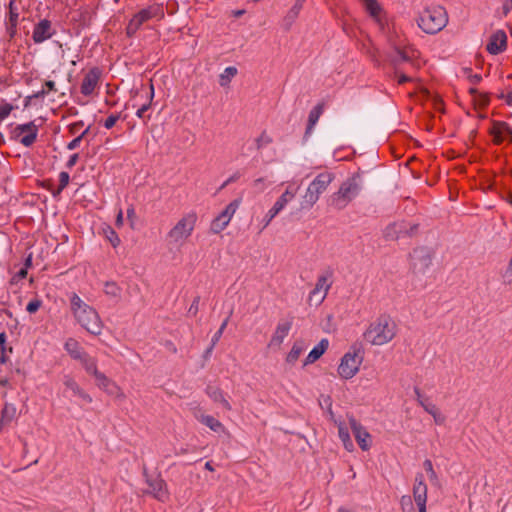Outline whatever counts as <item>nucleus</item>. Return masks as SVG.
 I'll return each mask as SVG.
<instances>
[{
    "mask_svg": "<svg viewBox=\"0 0 512 512\" xmlns=\"http://www.w3.org/2000/svg\"><path fill=\"white\" fill-rule=\"evenodd\" d=\"M70 309L77 323L87 332L96 336L102 333L103 322L98 312L76 293L70 296Z\"/></svg>",
    "mask_w": 512,
    "mask_h": 512,
    "instance_id": "nucleus-1",
    "label": "nucleus"
},
{
    "mask_svg": "<svg viewBox=\"0 0 512 512\" xmlns=\"http://www.w3.org/2000/svg\"><path fill=\"white\" fill-rule=\"evenodd\" d=\"M398 326L388 315H381L372 321L363 333L364 340L374 346L391 342L397 335Z\"/></svg>",
    "mask_w": 512,
    "mask_h": 512,
    "instance_id": "nucleus-2",
    "label": "nucleus"
},
{
    "mask_svg": "<svg viewBox=\"0 0 512 512\" xmlns=\"http://www.w3.org/2000/svg\"><path fill=\"white\" fill-rule=\"evenodd\" d=\"M198 216L195 211H189L181 216L178 221L167 232L166 239L173 247L184 246L192 236Z\"/></svg>",
    "mask_w": 512,
    "mask_h": 512,
    "instance_id": "nucleus-3",
    "label": "nucleus"
},
{
    "mask_svg": "<svg viewBox=\"0 0 512 512\" xmlns=\"http://www.w3.org/2000/svg\"><path fill=\"white\" fill-rule=\"evenodd\" d=\"M418 27L426 34H436L448 24V14L444 7L433 5L425 7L416 19Z\"/></svg>",
    "mask_w": 512,
    "mask_h": 512,
    "instance_id": "nucleus-4",
    "label": "nucleus"
},
{
    "mask_svg": "<svg viewBox=\"0 0 512 512\" xmlns=\"http://www.w3.org/2000/svg\"><path fill=\"white\" fill-rule=\"evenodd\" d=\"M334 179L335 175L332 172L324 171L319 173L306 188L302 196V207L306 209L312 208Z\"/></svg>",
    "mask_w": 512,
    "mask_h": 512,
    "instance_id": "nucleus-5",
    "label": "nucleus"
},
{
    "mask_svg": "<svg viewBox=\"0 0 512 512\" xmlns=\"http://www.w3.org/2000/svg\"><path fill=\"white\" fill-rule=\"evenodd\" d=\"M363 362L361 348L352 346L340 359L338 376L343 380L352 379L360 370Z\"/></svg>",
    "mask_w": 512,
    "mask_h": 512,
    "instance_id": "nucleus-6",
    "label": "nucleus"
},
{
    "mask_svg": "<svg viewBox=\"0 0 512 512\" xmlns=\"http://www.w3.org/2000/svg\"><path fill=\"white\" fill-rule=\"evenodd\" d=\"M360 192V185L356 179L344 181L339 190L330 197V203L337 209L345 208Z\"/></svg>",
    "mask_w": 512,
    "mask_h": 512,
    "instance_id": "nucleus-7",
    "label": "nucleus"
},
{
    "mask_svg": "<svg viewBox=\"0 0 512 512\" xmlns=\"http://www.w3.org/2000/svg\"><path fill=\"white\" fill-rule=\"evenodd\" d=\"M241 204V199H235L230 202L225 209L219 213L211 222L210 230L214 234H219L229 225L232 220L234 214L238 210Z\"/></svg>",
    "mask_w": 512,
    "mask_h": 512,
    "instance_id": "nucleus-8",
    "label": "nucleus"
},
{
    "mask_svg": "<svg viewBox=\"0 0 512 512\" xmlns=\"http://www.w3.org/2000/svg\"><path fill=\"white\" fill-rule=\"evenodd\" d=\"M157 16H163V13L159 6L152 5L147 8H144L140 10L138 13H136L132 19L129 21L127 26V34L133 35L137 32V30L147 22L148 20L157 17Z\"/></svg>",
    "mask_w": 512,
    "mask_h": 512,
    "instance_id": "nucleus-9",
    "label": "nucleus"
},
{
    "mask_svg": "<svg viewBox=\"0 0 512 512\" xmlns=\"http://www.w3.org/2000/svg\"><path fill=\"white\" fill-rule=\"evenodd\" d=\"M361 2L369 17L381 31H384L388 25V18L381 3L378 0H361Z\"/></svg>",
    "mask_w": 512,
    "mask_h": 512,
    "instance_id": "nucleus-10",
    "label": "nucleus"
},
{
    "mask_svg": "<svg viewBox=\"0 0 512 512\" xmlns=\"http://www.w3.org/2000/svg\"><path fill=\"white\" fill-rule=\"evenodd\" d=\"M38 135V126L34 121L19 124L13 130L14 138L25 147L31 146Z\"/></svg>",
    "mask_w": 512,
    "mask_h": 512,
    "instance_id": "nucleus-11",
    "label": "nucleus"
},
{
    "mask_svg": "<svg viewBox=\"0 0 512 512\" xmlns=\"http://www.w3.org/2000/svg\"><path fill=\"white\" fill-rule=\"evenodd\" d=\"M146 483L149 488L143 492L144 494L151 495L153 498L163 503L169 500L170 494L164 479L159 476L148 477Z\"/></svg>",
    "mask_w": 512,
    "mask_h": 512,
    "instance_id": "nucleus-12",
    "label": "nucleus"
},
{
    "mask_svg": "<svg viewBox=\"0 0 512 512\" xmlns=\"http://www.w3.org/2000/svg\"><path fill=\"white\" fill-rule=\"evenodd\" d=\"M427 491L428 488L425 484L424 476L422 474H417L413 485V500L417 506L418 512H427Z\"/></svg>",
    "mask_w": 512,
    "mask_h": 512,
    "instance_id": "nucleus-13",
    "label": "nucleus"
},
{
    "mask_svg": "<svg viewBox=\"0 0 512 512\" xmlns=\"http://www.w3.org/2000/svg\"><path fill=\"white\" fill-rule=\"evenodd\" d=\"M96 385L106 392L108 395L114 396L119 399H124L125 394L123 390L104 373L98 371L95 375Z\"/></svg>",
    "mask_w": 512,
    "mask_h": 512,
    "instance_id": "nucleus-14",
    "label": "nucleus"
},
{
    "mask_svg": "<svg viewBox=\"0 0 512 512\" xmlns=\"http://www.w3.org/2000/svg\"><path fill=\"white\" fill-rule=\"evenodd\" d=\"M349 424L354 437L363 451H367L371 447V435L369 432L353 417L349 419Z\"/></svg>",
    "mask_w": 512,
    "mask_h": 512,
    "instance_id": "nucleus-15",
    "label": "nucleus"
},
{
    "mask_svg": "<svg viewBox=\"0 0 512 512\" xmlns=\"http://www.w3.org/2000/svg\"><path fill=\"white\" fill-rule=\"evenodd\" d=\"M100 70L98 68L90 69L84 76L80 91L85 96H90L93 94L95 89L97 88L100 80Z\"/></svg>",
    "mask_w": 512,
    "mask_h": 512,
    "instance_id": "nucleus-16",
    "label": "nucleus"
},
{
    "mask_svg": "<svg viewBox=\"0 0 512 512\" xmlns=\"http://www.w3.org/2000/svg\"><path fill=\"white\" fill-rule=\"evenodd\" d=\"M63 385L65 392H71L73 396L78 397L86 404L92 403V397L80 387L76 380L70 375H65L63 378Z\"/></svg>",
    "mask_w": 512,
    "mask_h": 512,
    "instance_id": "nucleus-17",
    "label": "nucleus"
},
{
    "mask_svg": "<svg viewBox=\"0 0 512 512\" xmlns=\"http://www.w3.org/2000/svg\"><path fill=\"white\" fill-rule=\"evenodd\" d=\"M8 14L5 21L6 31L12 39L17 33V26L19 23V9L15 4V0H10L8 3Z\"/></svg>",
    "mask_w": 512,
    "mask_h": 512,
    "instance_id": "nucleus-18",
    "label": "nucleus"
},
{
    "mask_svg": "<svg viewBox=\"0 0 512 512\" xmlns=\"http://www.w3.org/2000/svg\"><path fill=\"white\" fill-rule=\"evenodd\" d=\"M507 47V35L503 30H497L494 32L487 44V51L490 54L497 55L503 52Z\"/></svg>",
    "mask_w": 512,
    "mask_h": 512,
    "instance_id": "nucleus-19",
    "label": "nucleus"
},
{
    "mask_svg": "<svg viewBox=\"0 0 512 512\" xmlns=\"http://www.w3.org/2000/svg\"><path fill=\"white\" fill-rule=\"evenodd\" d=\"M292 327V323L289 321L279 322L271 336V339L268 343V347L270 348H279L285 338L288 336Z\"/></svg>",
    "mask_w": 512,
    "mask_h": 512,
    "instance_id": "nucleus-20",
    "label": "nucleus"
},
{
    "mask_svg": "<svg viewBox=\"0 0 512 512\" xmlns=\"http://www.w3.org/2000/svg\"><path fill=\"white\" fill-rule=\"evenodd\" d=\"M298 191V185H295L293 183L288 184L285 191L275 201L274 205L271 208H273L277 213H280L291 201L294 200Z\"/></svg>",
    "mask_w": 512,
    "mask_h": 512,
    "instance_id": "nucleus-21",
    "label": "nucleus"
},
{
    "mask_svg": "<svg viewBox=\"0 0 512 512\" xmlns=\"http://www.w3.org/2000/svg\"><path fill=\"white\" fill-rule=\"evenodd\" d=\"M491 134L496 144L510 141L512 138V130L505 122H495L491 128Z\"/></svg>",
    "mask_w": 512,
    "mask_h": 512,
    "instance_id": "nucleus-22",
    "label": "nucleus"
},
{
    "mask_svg": "<svg viewBox=\"0 0 512 512\" xmlns=\"http://www.w3.org/2000/svg\"><path fill=\"white\" fill-rule=\"evenodd\" d=\"M53 35L51 22L49 20H41L34 28L32 38L35 43H42Z\"/></svg>",
    "mask_w": 512,
    "mask_h": 512,
    "instance_id": "nucleus-23",
    "label": "nucleus"
},
{
    "mask_svg": "<svg viewBox=\"0 0 512 512\" xmlns=\"http://www.w3.org/2000/svg\"><path fill=\"white\" fill-rule=\"evenodd\" d=\"M329 341L326 338L321 341L306 356L303 365L307 366L316 362L328 349Z\"/></svg>",
    "mask_w": 512,
    "mask_h": 512,
    "instance_id": "nucleus-24",
    "label": "nucleus"
},
{
    "mask_svg": "<svg viewBox=\"0 0 512 512\" xmlns=\"http://www.w3.org/2000/svg\"><path fill=\"white\" fill-rule=\"evenodd\" d=\"M195 417L200 423L207 426L213 432L226 433L225 426L215 417H213L211 415H207V414H199V415H196Z\"/></svg>",
    "mask_w": 512,
    "mask_h": 512,
    "instance_id": "nucleus-25",
    "label": "nucleus"
},
{
    "mask_svg": "<svg viewBox=\"0 0 512 512\" xmlns=\"http://www.w3.org/2000/svg\"><path fill=\"white\" fill-rule=\"evenodd\" d=\"M207 394L215 403L221 404L225 410L230 411L232 409L229 401L225 398L224 393L219 388L208 387Z\"/></svg>",
    "mask_w": 512,
    "mask_h": 512,
    "instance_id": "nucleus-26",
    "label": "nucleus"
},
{
    "mask_svg": "<svg viewBox=\"0 0 512 512\" xmlns=\"http://www.w3.org/2000/svg\"><path fill=\"white\" fill-rule=\"evenodd\" d=\"M305 349H306V347L303 342H301V341L294 342L290 351L288 352V354L286 356V362L290 365H294L298 361L301 354L305 351Z\"/></svg>",
    "mask_w": 512,
    "mask_h": 512,
    "instance_id": "nucleus-27",
    "label": "nucleus"
},
{
    "mask_svg": "<svg viewBox=\"0 0 512 512\" xmlns=\"http://www.w3.org/2000/svg\"><path fill=\"white\" fill-rule=\"evenodd\" d=\"M301 11V2L295 1L294 5L289 9L283 18V25L285 29H290L295 20L298 18Z\"/></svg>",
    "mask_w": 512,
    "mask_h": 512,
    "instance_id": "nucleus-28",
    "label": "nucleus"
},
{
    "mask_svg": "<svg viewBox=\"0 0 512 512\" xmlns=\"http://www.w3.org/2000/svg\"><path fill=\"white\" fill-rule=\"evenodd\" d=\"M420 406L433 417L436 424L441 425L444 423L445 417L441 414L435 404L428 401H420Z\"/></svg>",
    "mask_w": 512,
    "mask_h": 512,
    "instance_id": "nucleus-29",
    "label": "nucleus"
},
{
    "mask_svg": "<svg viewBox=\"0 0 512 512\" xmlns=\"http://www.w3.org/2000/svg\"><path fill=\"white\" fill-rule=\"evenodd\" d=\"M67 353L75 360H79L84 354V349L75 339H68L64 345Z\"/></svg>",
    "mask_w": 512,
    "mask_h": 512,
    "instance_id": "nucleus-30",
    "label": "nucleus"
},
{
    "mask_svg": "<svg viewBox=\"0 0 512 512\" xmlns=\"http://www.w3.org/2000/svg\"><path fill=\"white\" fill-rule=\"evenodd\" d=\"M338 435H339V438L341 439L345 449L349 452L353 451V449H354L353 442L350 438L348 428L343 423L338 424Z\"/></svg>",
    "mask_w": 512,
    "mask_h": 512,
    "instance_id": "nucleus-31",
    "label": "nucleus"
},
{
    "mask_svg": "<svg viewBox=\"0 0 512 512\" xmlns=\"http://www.w3.org/2000/svg\"><path fill=\"white\" fill-rule=\"evenodd\" d=\"M78 361L81 362L86 372L93 376L99 371L97 369V360L94 357L88 355L86 352Z\"/></svg>",
    "mask_w": 512,
    "mask_h": 512,
    "instance_id": "nucleus-32",
    "label": "nucleus"
},
{
    "mask_svg": "<svg viewBox=\"0 0 512 512\" xmlns=\"http://www.w3.org/2000/svg\"><path fill=\"white\" fill-rule=\"evenodd\" d=\"M237 68L233 66H229L224 69V71L219 76V84L222 87L229 86L231 80L236 76Z\"/></svg>",
    "mask_w": 512,
    "mask_h": 512,
    "instance_id": "nucleus-33",
    "label": "nucleus"
},
{
    "mask_svg": "<svg viewBox=\"0 0 512 512\" xmlns=\"http://www.w3.org/2000/svg\"><path fill=\"white\" fill-rule=\"evenodd\" d=\"M330 287H331V282H330L329 276L328 275H320L317 278V281H316V284H315V287L313 288V290H315L316 292L325 294V296H327V294L330 290Z\"/></svg>",
    "mask_w": 512,
    "mask_h": 512,
    "instance_id": "nucleus-34",
    "label": "nucleus"
},
{
    "mask_svg": "<svg viewBox=\"0 0 512 512\" xmlns=\"http://www.w3.org/2000/svg\"><path fill=\"white\" fill-rule=\"evenodd\" d=\"M6 340H7L6 333L1 332L0 333V363L1 364H5L8 361V359H9L8 354L12 352L11 347H6Z\"/></svg>",
    "mask_w": 512,
    "mask_h": 512,
    "instance_id": "nucleus-35",
    "label": "nucleus"
},
{
    "mask_svg": "<svg viewBox=\"0 0 512 512\" xmlns=\"http://www.w3.org/2000/svg\"><path fill=\"white\" fill-rule=\"evenodd\" d=\"M322 113H323V105L322 104H318L310 111L309 116H308V130L313 129V127L318 122Z\"/></svg>",
    "mask_w": 512,
    "mask_h": 512,
    "instance_id": "nucleus-36",
    "label": "nucleus"
},
{
    "mask_svg": "<svg viewBox=\"0 0 512 512\" xmlns=\"http://www.w3.org/2000/svg\"><path fill=\"white\" fill-rule=\"evenodd\" d=\"M104 292L113 299H119L121 296V288L115 282H106Z\"/></svg>",
    "mask_w": 512,
    "mask_h": 512,
    "instance_id": "nucleus-37",
    "label": "nucleus"
},
{
    "mask_svg": "<svg viewBox=\"0 0 512 512\" xmlns=\"http://www.w3.org/2000/svg\"><path fill=\"white\" fill-rule=\"evenodd\" d=\"M153 97H154V87H153V84L150 85V91L147 95V98H148V102L147 103H144L142 104L136 111V116L139 117V118H144L145 117V113L146 111L150 108V105H151V102L153 100Z\"/></svg>",
    "mask_w": 512,
    "mask_h": 512,
    "instance_id": "nucleus-38",
    "label": "nucleus"
},
{
    "mask_svg": "<svg viewBox=\"0 0 512 512\" xmlns=\"http://www.w3.org/2000/svg\"><path fill=\"white\" fill-rule=\"evenodd\" d=\"M400 505L402 512H417L414 507L413 500L409 495H404L401 497Z\"/></svg>",
    "mask_w": 512,
    "mask_h": 512,
    "instance_id": "nucleus-39",
    "label": "nucleus"
},
{
    "mask_svg": "<svg viewBox=\"0 0 512 512\" xmlns=\"http://www.w3.org/2000/svg\"><path fill=\"white\" fill-rule=\"evenodd\" d=\"M325 298V294L312 290L308 296V304L311 306H319L325 300Z\"/></svg>",
    "mask_w": 512,
    "mask_h": 512,
    "instance_id": "nucleus-40",
    "label": "nucleus"
},
{
    "mask_svg": "<svg viewBox=\"0 0 512 512\" xmlns=\"http://www.w3.org/2000/svg\"><path fill=\"white\" fill-rule=\"evenodd\" d=\"M14 109L15 107L10 103L3 102L0 104V121L5 120Z\"/></svg>",
    "mask_w": 512,
    "mask_h": 512,
    "instance_id": "nucleus-41",
    "label": "nucleus"
},
{
    "mask_svg": "<svg viewBox=\"0 0 512 512\" xmlns=\"http://www.w3.org/2000/svg\"><path fill=\"white\" fill-rule=\"evenodd\" d=\"M69 180L70 176L67 172L63 171L59 174V186L57 189L58 194L61 193L67 187Z\"/></svg>",
    "mask_w": 512,
    "mask_h": 512,
    "instance_id": "nucleus-42",
    "label": "nucleus"
},
{
    "mask_svg": "<svg viewBox=\"0 0 512 512\" xmlns=\"http://www.w3.org/2000/svg\"><path fill=\"white\" fill-rule=\"evenodd\" d=\"M88 131H89V127L86 128L78 137H76L72 141H70L67 144V149L74 150V149L78 148L80 146V143H81L83 137L88 133Z\"/></svg>",
    "mask_w": 512,
    "mask_h": 512,
    "instance_id": "nucleus-43",
    "label": "nucleus"
},
{
    "mask_svg": "<svg viewBox=\"0 0 512 512\" xmlns=\"http://www.w3.org/2000/svg\"><path fill=\"white\" fill-rule=\"evenodd\" d=\"M271 142L272 138L266 132L261 133V135L256 139V145L258 149L267 146Z\"/></svg>",
    "mask_w": 512,
    "mask_h": 512,
    "instance_id": "nucleus-44",
    "label": "nucleus"
},
{
    "mask_svg": "<svg viewBox=\"0 0 512 512\" xmlns=\"http://www.w3.org/2000/svg\"><path fill=\"white\" fill-rule=\"evenodd\" d=\"M423 466L428 474V477L431 481H435L437 480V474L433 468V464L431 462V460L429 459H426L424 462H423Z\"/></svg>",
    "mask_w": 512,
    "mask_h": 512,
    "instance_id": "nucleus-45",
    "label": "nucleus"
},
{
    "mask_svg": "<svg viewBox=\"0 0 512 512\" xmlns=\"http://www.w3.org/2000/svg\"><path fill=\"white\" fill-rule=\"evenodd\" d=\"M278 214L279 213H277L273 208H270L266 215L264 216V218L262 219L261 230L265 229Z\"/></svg>",
    "mask_w": 512,
    "mask_h": 512,
    "instance_id": "nucleus-46",
    "label": "nucleus"
},
{
    "mask_svg": "<svg viewBox=\"0 0 512 512\" xmlns=\"http://www.w3.org/2000/svg\"><path fill=\"white\" fill-rule=\"evenodd\" d=\"M45 88H43L41 91L37 92V94L35 95V97H44L45 95L48 94V92L50 91H56V87H55V82L54 81H46L45 82Z\"/></svg>",
    "mask_w": 512,
    "mask_h": 512,
    "instance_id": "nucleus-47",
    "label": "nucleus"
},
{
    "mask_svg": "<svg viewBox=\"0 0 512 512\" xmlns=\"http://www.w3.org/2000/svg\"><path fill=\"white\" fill-rule=\"evenodd\" d=\"M228 318H226L223 323L221 324L220 328L218 329V331L214 334V336L212 337V346H214L218 341L219 339L221 338L227 324H228Z\"/></svg>",
    "mask_w": 512,
    "mask_h": 512,
    "instance_id": "nucleus-48",
    "label": "nucleus"
},
{
    "mask_svg": "<svg viewBox=\"0 0 512 512\" xmlns=\"http://www.w3.org/2000/svg\"><path fill=\"white\" fill-rule=\"evenodd\" d=\"M42 305V302L41 300L39 299H33L31 300L27 306H26V310L29 312V313H35L38 311V309L41 307Z\"/></svg>",
    "mask_w": 512,
    "mask_h": 512,
    "instance_id": "nucleus-49",
    "label": "nucleus"
},
{
    "mask_svg": "<svg viewBox=\"0 0 512 512\" xmlns=\"http://www.w3.org/2000/svg\"><path fill=\"white\" fill-rule=\"evenodd\" d=\"M107 238L113 247H117L120 244V238L118 237L116 232L113 231L112 229L109 230V233L107 234Z\"/></svg>",
    "mask_w": 512,
    "mask_h": 512,
    "instance_id": "nucleus-50",
    "label": "nucleus"
},
{
    "mask_svg": "<svg viewBox=\"0 0 512 512\" xmlns=\"http://www.w3.org/2000/svg\"><path fill=\"white\" fill-rule=\"evenodd\" d=\"M119 120V116L118 115H110L109 117L106 118L105 122H104V127L106 129H111L115 124L116 122Z\"/></svg>",
    "mask_w": 512,
    "mask_h": 512,
    "instance_id": "nucleus-51",
    "label": "nucleus"
},
{
    "mask_svg": "<svg viewBox=\"0 0 512 512\" xmlns=\"http://www.w3.org/2000/svg\"><path fill=\"white\" fill-rule=\"evenodd\" d=\"M15 407L12 405H5L3 409V417L11 419L15 414Z\"/></svg>",
    "mask_w": 512,
    "mask_h": 512,
    "instance_id": "nucleus-52",
    "label": "nucleus"
},
{
    "mask_svg": "<svg viewBox=\"0 0 512 512\" xmlns=\"http://www.w3.org/2000/svg\"><path fill=\"white\" fill-rule=\"evenodd\" d=\"M395 76H396L397 82L399 84H404V83L412 80L411 77H409L403 73H399L398 71L396 72Z\"/></svg>",
    "mask_w": 512,
    "mask_h": 512,
    "instance_id": "nucleus-53",
    "label": "nucleus"
},
{
    "mask_svg": "<svg viewBox=\"0 0 512 512\" xmlns=\"http://www.w3.org/2000/svg\"><path fill=\"white\" fill-rule=\"evenodd\" d=\"M78 159L79 155L77 153L72 154L66 163L67 168L71 169L74 165H76Z\"/></svg>",
    "mask_w": 512,
    "mask_h": 512,
    "instance_id": "nucleus-54",
    "label": "nucleus"
},
{
    "mask_svg": "<svg viewBox=\"0 0 512 512\" xmlns=\"http://www.w3.org/2000/svg\"><path fill=\"white\" fill-rule=\"evenodd\" d=\"M253 186L257 188L258 190L265 189V179L264 178H257L253 182Z\"/></svg>",
    "mask_w": 512,
    "mask_h": 512,
    "instance_id": "nucleus-55",
    "label": "nucleus"
},
{
    "mask_svg": "<svg viewBox=\"0 0 512 512\" xmlns=\"http://www.w3.org/2000/svg\"><path fill=\"white\" fill-rule=\"evenodd\" d=\"M199 301H200V298H199V297H196V298L193 300V302H192V304H191V306H190V309H189V312H190V313H193V314H196V313H197V311H198Z\"/></svg>",
    "mask_w": 512,
    "mask_h": 512,
    "instance_id": "nucleus-56",
    "label": "nucleus"
},
{
    "mask_svg": "<svg viewBox=\"0 0 512 512\" xmlns=\"http://www.w3.org/2000/svg\"><path fill=\"white\" fill-rule=\"evenodd\" d=\"M116 226L117 227L123 226V212L121 209L119 210L117 217H116Z\"/></svg>",
    "mask_w": 512,
    "mask_h": 512,
    "instance_id": "nucleus-57",
    "label": "nucleus"
},
{
    "mask_svg": "<svg viewBox=\"0 0 512 512\" xmlns=\"http://www.w3.org/2000/svg\"><path fill=\"white\" fill-rule=\"evenodd\" d=\"M506 276L509 278V281H512V258L510 259V262H509V265H508V268L506 271Z\"/></svg>",
    "mask_w": 512,
    "mask_h": 512,
    "instance_id": "nucleus-58",
    "label": "nucleus"
},
{
    "mask_svg": "<svg viewBox=\"0 0 512 512\" xmlns=\"http://www.w3.org/2000/svg\"><path fill=\"white\" fill-rule=\"evenodd\" d=\"M415 394L417 396V402H418L419 405H420V401H426L423 398V396H422L421 392L419 391V389H415Z\"/></svg>",
    "mask_w": 512,
    "mask_h": 512,
    "instance_id": "nucleus-59",
    "label": "nucleus"
},
{
    "mask_svg": "<svg viewBox=\"0 0 512 512\" xmlns=\"http://www.w3.org/2000/svg\"><path fill=\"white\" fill-rule=\"evenodd\" d=\"M135 216V210L133 207L127 209V217L128 219H132Z\"/></svg>",
    "mask_w": 512,
    "mask_h": 512,
    "instance_id": "nucleus-60",
    "label": "nucleus"
},
{
    "mask_svg": "<svg viewBox=\"0 0 512 512\" xmlns=\"http://www.w3.org/2000/svg\"><path fill=\"white\" fill-rule=\"evenodd\" d=\"M471 80H472V82H473V83H478V82H480V81H481V76H480V75H478V74H475V75H473V76L471 77Z\"/></svg>",
    "mask_w": 512,
    "mask_h": 512,
    "instance_id": "nucleus-61",
    "label": "nucleus"
},
{
    "mask_svg": "<svg viewBox=\"0 0 512 512\" xmlns=\"http://www.w3.org/2000/svg\"><path fill=\"white\" fill-rule=\"evenodd\" d=\"M205 468H206L207 470H209V471H213V470H214V468L212 467V465H211V463H210V462H207V463L205 464Z\"/></svg>",
    "mask_w": 512,
    "mask_h": 512,
    "instance_id": "nucleus-62",
    "label": "nucleus"
},
{
    "mask_svg": "<svg viewBox=\"0 0 512 512\" xmlns=\"http://www.w3.org/2000/svg\"><path fill=\"white\" fill-rule=\"evenodd\" d=\"M338 512H350L349 510L345 509V508H339L338 509Z\"/></svg>",
    "mask_w": 512,
    "mask_h": 512,
    "instance_id": "nucleus-63",
    "label": "nucleus"
},
{
    "mask_svg": "<svg viewBox=\"0 0 512 512\" xmlns=\"http://www.w3.org/2000/svg\"><path fill=\"white\" fill-rule=\"evenodd\" d=\"M243 13H244V11H237V12H236V15H237V16H240V15H242Z\"/></svg>",
    "mask_w": 512,
    "mask_h": 512,
    "instance_id": "nucleus-64",
    "label": "nucleus"
}]
</instances>
